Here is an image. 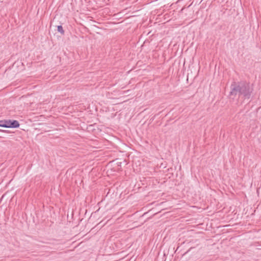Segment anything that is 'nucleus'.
I'll return each instance as SVG.
<instances>
[{
  "label": "nucleus",
  "mask_w": 261,
  "mask_h": 261,
  "mask_svg": "<svg viewBox=\"0 0 261 261\" xmlns=\"http://www.w3.org/2000/svg\"><path fill=\"white\" fill-rule=\"evenodd\" d=\"M57 30L59 32H60L62 35L64 34V31L62 25H58L57 27Z\"/></svg>",
  "instance_id": "4"
},
{
  "label": "nucleus",
  "mask_w": 261,
  "mask_h": 261,
  "mask_svg": "<svg viewBox=\"0 0 261 261\" xmlns=\"http://www.w3.org/2000/svg\"><path fill=\"white\" fill-rule=\"evenodd\" d=\"M257 193L258 194L259 193V189H257Z\"/></svg>",
  "instance_id": "6"
},
{
  "label": "nucleus",
  "mask_w": 261,
  "mask_h": 261,
  "mask_svg": "<svg viewBox=\"0 0 261 261\" xmlns=\"http://www.w3.org/2000/svg\"><path fill=\"white\" fill-rule=\"evenodd\" d=\"M231 91L230 96L234 97L238 95L239 98H244V99H249L250 96L251 90L249 85L243 83L239 84L233 83L231 85Z\"/></svg>",
  "instance_id": "1"
},
{
  "label": "nucleus",
  "mask_w": 261,
  "mask_h": 261,
  "mask_svg": "<svg viewBox=\"0 0 261 261\" xmlns=\"http://www.w3.org/2000/svg\"><path fill=\"white\" fill-rule=\"evenodd\" d=\"M7 120H0V126L3 127H7Z\"/></svg>",
  "instance_id": "3"
},
{
  "label": "nucleus",
  "mask_w": 261,
  "mask_h": 261,
  "mask_svg": "<svg viewBox=\"0 0 261 261\" xmlns=\"http://www.w3.org/2000/svg\"><path fill=\"white\" fill-rule=\"evenodd\" d=\"M19 123L18 121L15 120H7L6 128H18L19 127Z\"/></svg>",
  "instance_id": "2"
},
{
  "label": "nucleus",
  "mask_w": 261,
  "mask_h": 261,
  "mask_svg": "<svg viewBox=\"0 0 261 261\" xmlns=\"http://www.w3.org/2000/svg\"><path fill=\"white\" fill-rule=\"evenodd\" d=\"M0 132H6V133H8L9 132L8 130H0Z\"/></svg>",
  "instance_id": "5"
}]
</instances>
